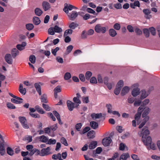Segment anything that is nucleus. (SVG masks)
<instances>
[{"label": "nucleus", "instance_id": "nucleus-15", "mask_svg": "<svg viewBox=\"0 0 160 160\" xmlns=\"http://www.w3.org/2000/svg\"><path fill=\"white\" fill-rule=\"evenodd\" d=\"M44 131L45 134H47L53 137L55 136V134L53 132H51V130L50 128H44Z\"/></svg>", "mask_w": 160, "mask_h": 160}, {"label": "nucleus", "instance_id": "nucleus-17", "mask_svg": "<svg viewBox=\"0 0 160 160\" xmlns=\"http://www.w3.org/2000/svg\"><path fill=\"white\" fill-rule=\"evenodd\" d=\"M5 59L6 61L9 64L12 63V60L11 55L10 54H7L5 56Z\"/></svg>", "mask_w": 160, "mask_h": 160}, {"label": "nucleus", "instance_id": "nucleus-11", "mask_svg": "<svg viewBox=\"0 0 160 160\" xmlns=\"http://www.w3.org/2000/svg\"><path fill=\"white\" fill-rule=\"evenodd\" d=\"M143 12L145 14L144 17L146 18L149 19L151 18V15H149L151 12L150 9H144L143 10Z\"/></svg>", "mask_w": 160, "mask_h": 160}, {"label": "nucleus", "instance_id": "nucleus-54", "mask_svg": "<svg viewBox=\"0 0 160 160\" xmlns=\"http://www.w3.org/2000/svg\"><path fill=\"white\" fill-rule=\"evenodd\" d=\"M82 126V124L81 123L77 124L75 125V128L76 130L78 131H80Z\"/></svg>", "mask_w": 160, "mask_h": 160}, {"label": "nucleus", "instance_id": "nucleus-4", "mask_svg": "<svg viewBox=\"0 0 160 160\" xmlns=\"http://www.w3.org/2000/svg\"><path fill=\"white\" fill-rule=\"evenodd\" d=\"M95 31L97 33H105L106 32V28L105 27H102L101 24H98L96 25L94 28Z\"/></svg>", "mask_w": 160, "mask_h": 160}, {"label": "nucleus", "instance_id": "nucleus-13", "mask_svg": "<svg viewBox=\"0 0 160 160\" xmlns=\"http://www.w3.org/2000/svg\"><path fill=\"white\" fill-rule=\"evenodd\" d=\"M142 140L146 147L149 146L152 142L151 138L150 136L148 137L147 138H146L142 139Z\"/></svg>", "mask_w": 160, "mask_h": 160}, {"label": "nucleus", "instance_id": "nucleus-2", "mask_svg": "<svg viewBox=\"0 0 160 160\" xmlns=\"http://www.w3.org/2000/svg\"><path fill=\"white\" fill-rule=\"evenodd\" d=\"M139 84L135 83L131 86V88L133 89L132 91V95L134 97H136L140 93V89L138 88Z\"/></svg>", "mask_w": 160, "mask_h": 160}, {"label": "nucleus", "instance_id": "nucleus-8", "mask_svg": "<svg viewBox=\"0 0 160 160\" xmlns=\"http://www.w3.org/2000/svg\"><path fill=\"white\" fill-rule=\"evenodd\" d=\"M108 78L106 77L104 78V83L106 85L108 88L110 90L112 88V85L114 84L113 82H108Z\"/></svg>", "mask_w": 160, "mask_h": 160}, {"label": "nucleus", "instance_id": "nucleus-29", "mask_svg": "<svg viewBox=\"0 0 160 160\" xmlns=\"http://www.w3.org/2000/svg\"><path fill=\"white\" fill-rule=\"evenodd\" d=\"M54 28L55 32L61 33L62 32V28L57 25H55L54 27Z\"/></svg>", "mask_w": 160, "mask_h": 160}, {"label": "nucleus", "instance_id": "nucleus-12", "mask_svg": "<svg viewBox=\"0 0 160 160\" xmlns=\"http://www.w3.org/2000/svg\"><path fill=\"white\" fill-rule=\"evenodd\" d=\"M130 90L129 87L125 86L123 87L121 90V94L122 96H123L128 93Z\"/></svg>", "mask_w": 160, "mask_h": 160}, {"label": "nucleus", "instance_id": "nucleus-33", "mask_svg": "<svg viewBox=\"0 0 160 160\" xmlns=\"http://www.w3.org/2000/svg\"><path fill=\"white\" fill-rule=\"evenodd\" d=\"M19 91L23 95H25L26 93V89L23 88L22 84L20 85Z\"/></svg>", "mask_w": 160, "mask_h": 160}, {"label": "nucleus", "instance_id": "nucleus-58", "mask_svg": "<svg viewBox=\"0 0 160 160\" xmlns=\"http://www.w3.org/2000/svg\"><path fill=\"white\" fill-rule=\"evenodd\" d=\"M31 117L33 118H39L40 116L38 114L33 113H29Z\"/></svg>", "mask_w": 160, "mask_h": 160}, {"label": "nucleus", "instance_id": "nucleus-36", "mask_svg": "<svg viewBox=\"0 0 160 160\" xmlns=\"http://www.w3.org/2000/svg\"><path fill=\"white\" fill-rule=\"evenodd\" d=\"M78 26V23L75 22H72L69 25V27L70 28L74 29L75 28L77 27Z\"/></svg>", "mask_w": 160, "mask_h": 160}, {"label": "nucleus", "instance_id": "nucleus-39", "mask_svg": "<svg viewBox=\"0 0 160 160\" xmlns=\"http://www.w3.org/2000/svg\"><path fill=\"white\" fill-rule=\"evenodd\" d=\"M73 46L72 45H70L67 48L66 53L67 54H69L72 50L73 48Z\"/></svg>", "mask_w": 160, "mask_h": 160}, {"label": "nucleus", "instance_id": "nucleus-14", "mask_svg": "<svg viewBox=\"0 0 160 160\" xmlns=\"http://www.w3.org/2000/svg\"><path fill=\"white\" fill-rule=\"evenodd\" d=\"M5 144V143H4V142H0V154L2 156L3 155L5 152L4 148Z\"/></svg>", "mask_w": 160, "mask_h": 160}, {"label": "nucleus", "instance_id": "nucleus-40", "mask_svg": "<svg viewBox=\"0 0 160 160\" xmlns=\"http://www.w3.org/2000/svg\"><path fill=\"white\" fill-rule=\"evenodd\" d=\"M72 32V30L71 29H68L66 30L64 32L63 36H68V35H71Z\"/></svg>", "mask_w": 160, "mask_h": 160}, {"label": "nucleus", "instance_id": "nucleus-35", "mask_svg": "<svg viewBox=\"0 0 160 160\" xmlns=\"http://www.w3.org/2000/svg\"><path fill=\"white\" fill-rule=\"evenodd\" d=\"M22 100L15 98H12L11 99V101L13 103L18 104L22 103Z\"/></svg>", "mask_w": 160, "mask_h": 160}, {"label": "nucleus", "instance_id": "nucleus-5", "mask_svg": "<svg viewBox=\"0 0 160 160\" xmlns=\"http://www.w3.org/2000/svg\"><path fill=\"white\" fill-rule=\"evenodd\" d=\"M19 119L24 128L26 129L29 128V126L27 124V120L25 117H20L19 118Z\"/></svg>", "mask_w": 160, "mask_h": 160}, {"label": "nucleus", "instance_id": "nucleus-18", "mask_svg": "<svg viewBox=\"0 0 160 160\" xmlns=\"http://www.w3.org/2000/svg\"><path fill=\"white\" fill-rule=\"evenodd\" d=\"M40 141L47 144L48 140V138L44 135H42L38 137Z\"/></svg>", "mask_w": 160, "mask_h": 160}, {"label": "nucleus", "instance_id": "nucleus-9", "mask_svg": "<svg viewBox=\"0 0 160 160\" xmlns=\"http://www.w3.org/2000/svg\"><path fill=\"white\" fill-rule=\"evenodd\" d=\"M68 17L71 20H74L78 16V13L75 11H72L71 13L68 14Z\"/></svg>", "mask_w": 160, "mask_h": 160}, {"label": "nucleus", "instance_id": "nucleus-47", "mask_svg": "<svg viewBox=\"0 0 160 160\" xmlns=\"http://www.w3.org/2000/svg\"><path fill=\"white\" fill-rule=\"evenodd\" d=\"M90 83L92 84H96L97 83V81L96 78L94 77H92L89 79Z\"/></svg>", "mask_w": 160, "mask_h": 160}, {"label": "nucleus", "instance_id": "nucleus-61", "mask_svg": "<svg viewBox=\"0 0 160 160\" xmlns=\"http://www.w3.org/2000/svg\"><path fill=\"white\" fill-rule=\"evenodd\" d=\"M135 31L136 34L138 35H140L142 33L141 30L138 28H136L135 29Z\"/></svg>", "mask_w": 160, "mask_h": 160}, {"label": "nucleus", "instance_id": "nucleus-44", "mask_svg": "<svg viewBox=\"0 0 160 160\" xmlns=\"http://www.w3.org/2000/svg\"><path fill=\"white\" fill-rule=\"evenodd\" d=\"M7 153L10 156H12L14 154L13 150L10 147H8L7 148Z\"/></svg>", "mask_w": 160, "mask_h": 160}, {"label": "nucleus", "instance_id": "nucleus-63", "mask_svg": "<svg viewBox=\"0 0 160 160\" xmlns=\"http://www.w3.org/2000/svg\"><path fill=\"white\" fill-rule=\"evenodd\" d=\"M121 28L120 24L118 23H116L113 26L114 28L117 30H120Z\"/></svg>", "mask_w": 160, "mask_h": 160}, {"label": "nucleus", "instance_id": "nucleus-10", "mask_svg": "<svg viewBox=\"0 0 160 160\" xmlns=\"http://www.w3.org/2000/svg\"><path fill=\"white\" fill-rule=\"evenodd\" d=\"M67 103L68 109L70 111H72L75 108L77 107L75 104L70 101H67Z\"/></svg>", "mask_w": 160, "mask_h": 160}, {"label": "nucleus", "instance_id": "nucleus-3", "mask_svg": "<svg viewBox=\"0 0 160 160\" xmlns=\"http://www.w3.org/2000/svg\"><path fill=\"white\" fill-rule=\"evenodd\" d=\"M138 134L139 136L142 137V139H144L149 134V131L147 127H144L138 132Z\"/></svg>", "mask_w": 160, "mask_h": 160}, {"label": "nucleus", "instance_id": "nucleus-26", "mask_svg": "<svg viewBox=\"0 0 160 160\" xmlns=\"http://www.w3.org/2000/svg\"><path fill=\"white\" fill-rule=\"evenodd\" d=\"M26 43L25 42H23L21 44H18L17 45V48L19 50L21 51L26 46Z\"/></svg>", "mask_w": 160, "mask_h": 160}, {"label": "nucleus", "instance_id": "nucleus-32", "mask_svg": "<svg viewBox=\"0 0 160 160\" xmlns=\"http://www.w3.org/2000/svg\"><path fill=\"white\" fill-rule=\"evenodd\" d=\"M97 145V142L92 141L91 142L89 145V148L90 149H93L96 147Z\"/></svg>", "mask_w": 160, "mask_h": 160}, {"label": "nucleus", "instance_id": "nucleus-25", "mask_svg": "<svg viewBox=\"0 0 160 160\" xmlns=\"http://www.w3.org/2000/svg\"><path fill=\"white\" fill-rule=\"evenodd\" d=\"M73 101L75 103L76 107H78L81 103V101L78 97H74L73 98Z\"/></svg>", "mask_w": 160, "mask_h": 160}, {"label": "nucleus", "instance_id": "nucleus-45", "mask_svg": "<svg viewBox=\"0 0 160 160\" xmlns=\"http://www.w3.org/2000/svg\"><path fill=\"white\" fill-rule=\"evenodd\" d=\"M26 28L28 30L30 31L34 28V26L32 24L29 23L26 25Z\"/></svg>", "mask_w": 160, "mask_h": 160}, {"label": "nucleus", "instance_id": "nucleus-52", "mask_svg": "<svg viewBox=\"0 0 160 160\" xmlns=\"http://www.w3.org/2000/svg\"><path fill=\"white\" fill-rule=\"evenodd\" d=\"M48 32L49 34L52 35H54L55 32L54 27H52L49 28Z\"/></svg>", "mask_w": 160, "mask_h": 160}, {"label": "nucleus", "instance_id": "nucleus-20", "mask_svg": "<svg viewBox=\"0 0 160 160\" xmlns=\"http://www.w3.org/2000/svg\"><path fill=\"white\" fill-rule=\"evenodd\" d=\"M130 7L134 9L135 7H140V4L138 1H135L133 3H131L130 4Z\"/></svg>", "mask_w": 160, "mask_h": 160}, {"label": "nucleus", "instance_id": "nucleus-7", "mask_svg": "<svg viewBox=\"0 0 160 160\" xmlns=\"http://www.w3.org/2000/svg\"><path fill=\"white\" fill-rule=\"evenodd\" d=\"M112 141V140L110 137H107L104 138L102 141L103 145L105 147L109 146Z\"/></svg>", "mask_w": 160, "mask_h": 160}, {"label": "nucleus", "instance_id": "nucleus-24", "mask_svg": "<svg viewBox=\"0 0 160 160\" xmlns=\"http://www.w3.org/2000/svg\"><path fill=\"white\" fill-rule=\"evenodd\" d=\"M141 114L140 112H138L135 114V119L137 121V124H139L141 120H140V118L141 117Z\"/></svg>", "mask_w": 160, "mask_h": 160}, {"label": "nucleus", "instance_id": "nucleus-51", "mask_svg": "<svg viewBox=\"0 0 160 160\" xmlns=\"http://www.w3.org/2000/svg\"><path fill=\"white\" fill-rule=\"evenodd\" d=\"M90 128L89 127H87L83 129L82 132H80L79 133L81 134H84L88 132L90 130Z\"/></svg>", "mask_w": 160, "mask_h": 160}, {"label": "nucleus", "instance_id": "nucleus-38", "mask_svg": "<svg viewBox=\"0 0 160 160\" xmlns=\"http://www.w3.org/2000/svg\"><path fill=\"white\" fill-rule=\"evenodd\" d=\"M35 13L36 15L40 16L42 13V11L41 9L37 8L35 9Z\"/></svg>", "mask_w": 160, "mask_h": 160}, {"label": "nucleus", "instance_id": "nucleus-43", "mask_svg": "<svg viewBox=\"0 0 160 160\" xmlns=\"http://www.w3.org/2000/svg\"><path fill=\"white\" fill-rule=\"evenodd\" d=\"M147 148L148 150L152 149L153 150L156 149V147L154 143H152L150 144L149 146H148L147 147Z\"/></svg>", "mask_w": 160, "mask_h": 160}, {"label": "nucleus", "instance_id": "nucleus-59", "mask_svg": "<svg viewBox=\"0 0 160 160\" xmlns=\"http://www.w3.org/2000/svg\"><path fill=\"white\" fill-rule=\"evenodd\" d=\"M149 31L151 32V34L153 35L154 36L156 34V31L155 28L153 27H152L149 28Z\"/></svg>", "mask_w": 160, "mask_h": 160}, {"label": "nucleus", "instance_id": "nucleus-64", "mask_svg": "<svg viewBox=\"0 0 160 160\" xmlns=\"http://www.w3.org/2000/svg\"><path fill=\"white\" fill-rule=\"evenodd\" d=\"M82 53L81 51L79 49L76 50L73 52V54L74 56H76L78 55L81 54Z\"/></svg>", "mask_w": 160, "mask_h": 160}, {"label": "nucleus", "instance_id": "nucleus-30", "mask_svg": "<svg viewBox=\"0 0 160 160\" xmlns=\"http://www.w3.org/2000/svg\"><path fill=\"white\" fill-rule=\"evenodd\" d=\"M129 157V155L128 153H123L120 156L119 160H126Z\"/></svg>", "mask_w": 160, "mask_h": 160}, {"label": "nucleus", "instance_id": "nucleus-31", "mask_svg": "<svg viewBox=\"0 0 160 160\" xmlns=\"http://www.w3.org/2000/svg\"><path fill=\"white\" fill-rule=\"evenodd\" d=\"M90 126L93 129H96L98 127V124L97 122L95 121H92L90 122Z\"/></svg>", "mask_w": 160, "mask_h": 160}, {"label": "nucleus", "instance_id": "nucleus-1", "mask_svg": "<svg viewBox=\"0 0 160 160\" xmlns=\"http://www.w3.org/2000/svg\"><path fill=\"white\" fill-rule=\"evenodd\" d=\"M150 111V109L149 107H146L144 108L142 114V117L144 119L139 126L138 128L139 129L142 128L145 125L146 122L148 120L149 117L148 115Z\"/></svg>", "mask_w": 160, "mask_h": 160}, {"label": "nucleus", "instance_id": "nucleus-57", "mask_svg": "<svg viewBox=\"0 0 160 160\" xmlns=\"http://www.w3.org/2000/svg\"><path fill=\"white\" fill-rule=\"evenodd\" d=\"M123 81L122 80H120L118 82L116 87L121 88L123 86Z\"/></svg>", "mask_w": 160, "mask_h": 160}, {"label": "nucleus", "instance_id": "nucleus-56", "mask_svg": "<svg viewBox=\"0 0 160 160\" xmlns=\"http://www.w3.org/2000/svg\"><path fill=\"white\" fill-rule=\"evenodd\" d=\"M142 102V101L140 99L136 100L135 101L134 105L135 106L137 107L140 105Z\"/></svg>", "mask_w": 160, "mask_h": 160}, {"label": "nucleus", "instance_id": "nucleus-28", "mask_svg": "<svg viewBox=\"0 0 160 160\" xmlns=\"http://www.w3.org/2000/svg\"><path fill=\"white\" fill-rule=\"evenodd\" d=\"M33 22L35 25H38L40 24L41 21L39 18L37 17H34L33 18Z\"/></svg>", "mask_w": 160, "mask_h": 160}, {"label": "nucleus", "instance_id": "nucleus-62", "mask_svg": "<svg viewBox=\"0 0 160 160\" xmlns=\"http://www.w3.org/2000/svg\"><path fill=\"white\" fill-rule=\"evenodd\" d=\"M106 107L108 108V113H111L112 111V106L110 104L107 105Z\"/></svg>", "mask_w": 160, "mask_h": 160}, {"label": "nucleus", "instance_id": "nucleus-23", "mask_svg": "<svg viewBox=\"0 0 160 160\" xmlns=\"http://www.w3.org/2000/svg\"><path fill=\"white\" fill-rule=\"evenodd\" d=\"M148 95V94L145 90H142L140 97L141 99H143L146 98Z\"/></svg>", "mask_w": 160, "mask_h": 160}, {"label": "nucleus", "instance_id": "nucleus-6", "mask_svg": "<svg viewBox=\"0 0 160 160\" xmlns=\"http://www.w3.org/2000/svg\"><path fill=\"white\" fill-rule=\"evenodd\" d=\"M51 148L49 147H48L46 148H42L41 150L42 157L51 154Z\"/></svg>", "mask_w": 160, "mask_h": 160}, {"label": "nucleus", "instance_id": "nucleus-19", "mask_svg": "<svg viewBox=\"0 0 160 160\" xmlns=\"http://www.w3.org/2000/svg\"><path fill=\"white\" fill-rule=\"evenodd\" d=\"M91 117L93 119H96L99 118L102 116V114L101 113H93L91 115Z\"/></svg>", "mask_w": 160, "mask_h": 160}, {"label": "nucleus", "instance_id": "nucleus-48", "mask_svg": "<svg viewBox=\"0 0 160 160\" xmlns=\"http://www.w3.org/2000/svg\"><path fill=\"white\" fill-rule=\"evenodd\" d=\"M29 60L32 63H34L36 61V57L34 55L30 56L29 58Z\"/></svg>", "mask_w": 160, "mask_h": 160}, {"label": "nucleus", "instance_id": "nucleus-49", "mask_svg": "<svg viewBox=\"0 0 160 160\" xmlns=\"http://www.w3.org/2000/svg\"><path fill=\"white\" fill-rule=\"evenodd\" d=\"M71 78V75L70 73L67 72L64 75V79L65 80H68Z\"/></svg>", "mask_w": 160, "mask_h": 160}, {"label": "nucleus", "instance_id": "nucleus-41", "mask_svg": "<svg viewBox=\"0 0 160 160\" xmlns=\"http://www.w3.org/2000/svg\"><path fill=\"white\" fill-rule=\"evenodd\" d=\"M35 108L36 109L37 111L41 114H44L45 112L43 109L41 108H40L39 106H36L35 107Z\"/></svg>", "mask_w": 160, "mask_h": 160}, {"label": "nucleus", "instance_id": "nucleus-34", "mask_svg": "<svg viewBox=\"0 0 160 160\" xmlns=\"http://www.w3.org/2000/svg\"><path fill=\"white\" fill-rule=\"evenodd\" d=\"M34 85L39 95H41V87L40 85L38 83H35L34 84Z\"/></svg>", "mask_w": 160, "mask_h": 160}, {"label": "nucleus", "instance_id": "nucleus-16", "mask_svg": "<svg viewBox=\"0 0 160 160\" xmlns=\"http://www.w3.org/2000/svg\"><path fill=\"white\" fill-rule=\"evenodd\" d=\"M42 6L43 9L45 11L48 10L50 8V5L49 3L46 1H44L42 3Z\"/></svg>", "mask_w": 160, "mask_h": 160}, {"label": "nucleus", "instance_id": "nucleus-46", "mask_svg": "<svg viewBox=\"0 0 160 160\" xmlns=\"http://www.w3.org/2000/svg\"><path fill=\"white\" fill-rule=\"evenodd\" d=\"M53 114L56 116L58 120L59 121V122L60 123V122L61 121L60 116L59 114L56 111H53Z\"/></svg>", "mask_w": 160, "mask_h": 160}, {"label": "nucleus", "instance_id": "nucleus-42", "mask_svg": "<svg viewBox=\"0 0 160 160\" xmlns=\"http://www.w3.org/2000/svg\"><path fill=\"white\" fill-rule=\"evenodd\" d=\"M92 73L91 72L88 71L86 72L85 74V78L87 80H89L90 77L92 76Z\"/></svg>", "mask_w": 160, "mask_h": 160}, {"label": "nucleus", "instance_id": "nucleus-50", "mask_svg": "<svg viewBox=\"0 0 160 160\" xmlns=\"http://www.w3.org/2000/svg\"><path fill=\"white\" fill-rule=\"evenodd\" d=\"M56 142L55 139H48V141L47 144H54Z\"/></svg>", "mask_w": 160, "mask_h": 160}, {"label": "nucleus", "instance_id": "nucleus-60", "mask_svg": "<svg viewBox=\"0 0 160 160\" xmlns=\"http://www.w3.org/2000/svg\"><path fill=\"white\" fill-rule=\"evenodd\" d=\"M54 91L56 93L60 92L61 91V86H58L54 88Z\"/></svg>", "mask_w": 160, "mask_h": 160}, {"label": "nucleus", "instance_id": "nucleus-37", "mask_svg": "<svg viewBox=\"0 0 160 160\" xmlns=\"http://www.w3.org/2000/svg\"><path fill=\"white\" fill-rule=\"evenodd\" d=\"M41 102H42L47 103L48 102L47 100V97L46 94H44L42 95L41 97Z\"/></svg>", "mask_w": 160, "mask_h": 160}, {"label": "nucleus", "instance_id": "nucleus-22", "mask_svg": "<svg viewBox=\"0 0 160 160\" xmlns=\"http://www.w3.org/2000/svg\"><path fill=\"white\" fill-rule=\"evenodd\" d=\"M108 32L109 35L112 37H114L117 34L116 31L114 29H110Z\"/></svg>", "mask_w": 160, "mask_h": 160}, {"label": "nucleus", "instance_id": "nucleus-55", "mask_svg": "<svg viewBox=\"0 0 160 160\" xmlns=\"http://www.w3.org/2000/svg\"><path fill=\"white\" fill-rule=\"evenodd\" d=\"M7 106L8 108L10 109H14L16 108L15 106L10 102H8L7 103Z\"/></svg>", "mask_w": 160, "mask_h": 160}, {"label": "nucleus", "instance_id": "nucleus-53", "mask_svg": "<svg viewBox=\"0 0 160 160\" xmlns=\"http://www.w3.org/2000/svg\"><path fill=\"white\" fill-rule=\"evenodd\" d=\"M143 32L145 36L148 38L149 36V32L148 29L145 28L143 29Z\"/></svg>", "mask_w": 160, "mask_h": 160}, {"label": "nucleus", "instance_id": "nucleus-21", "mask_svg": "<svg viewBox=\"0 0 160 160\" xmlns=\"http://www.w3.org/2000/svg\"><path fill=\"white\" fill-rule=\"evenodd\" d=\"M95 132L93 130H92L88 132L87 136L89 138H93L95 137Z\"/></svg>", "mask_w": 160, "mask_h": 160}, {"label": "nucleus", "instance_id": "nucleus-27", "mask_svg": "<svg viewBox=\"0 0 160 160\" xmlns=\"http://www.w3.org/2000/svg\"><path fill=\"white\" fill-rule=\"evenodd\" d=\"M18 54L19 52L16 48H14L12 49V55L13 58H15Z\"/></svg>", "mask_w": 160, "mask_h": 160}]
</instances>
